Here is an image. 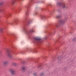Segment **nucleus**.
Returning a JSON list of instances; mask_svg holds the SVG:
<instances>
[{
    "label": "nucleus",
    "mask_w": 76,
    "mask_h": 76,
    "mask_svg": "<svg viewBox=\"0 0 76 76\" xmlns=\"http://www.w3.org/2000/svg\"><path fill=\"white\" fill-rule=\"evenodd\" d=\"M34 39L36 41H39L41 39L40 38L38 37H36L34 38Z\"/></svg>",
    "instance_id": "4"
},
{
    "label": "nucleus",
    "mask_w": 76,
    "mask_h": 76,
    "mask_svg": "<svg viewBox=\"0 0 76 76\" xmlns=\"http://www.w3.org/2000/svg\"><path fill=\"white\" fill-rule=\"evenodd\" d=\"M26 15H27V14H26Z\"/></svg>",
    "instance_id": "21"
},
{
    "label": "nucleus",
    "mask_w": 76,
    "mask_h": 76,
    "mask_svg": "<svg viewBox=\"0 0 76 76\" xmlns=\"http://www.w3.org/2000/svg\"><path fill=\"white\" fill-rule=\"evenodd\" d=\"M57 5H59V6H61V5L63 8H66V6H65V4H64V2H63L61 4L59 2H58L57 3Z\"/></svg>",
    "instance_id": "1"
},
{
    "label": "nucleus",
    "mask_w": 76,
    "mask_h": 76,
    "mask_svg": "<svg viewBox=\"0 0 76 76\" xmlns=\"http://www.w3.org/2000/svg\"><path fill=\"white\" fill-rule=\"evenodd\" d=\"M44 75V73H42L40 74V76H42V75Z\"/></svg>",
    "instance_id": "12"
},
{
    "label": "nucleus",
    "mask_w": 76,
    "mask_h": 76,
    "mask_svg": "<svg viewBox=\"0 0 76 76\" xmlns=\"http://www.w3.org/2000/svg\"><path fill=\"white\" fill-rule=\"evenodd\" d=\"M15 3V1H12V4H13L14 3Z\"/></svg>",
    "instance_id": "14"
},
{
    "label": "nucleus",
    "mask_w": 76,
    "mask_h": 76,
    "mask_svg": "<svg viewBox=\"0 0 76 76\" xmlns=\"http://www.w3.org/2000/svg\"><path fill=\"white\" fill-rule=\"evenodd\" d=\"M3 4V2H1L0 3V5Z\"/></svg>",
    "instance_id": "15"
},
{
    "label": "nucleus",
    "mask_w": 76,
    "mask_h": 76,
    "mask_svg": "<svg viewBox=\"0 0 76 76\" xmlns=\"http://www.w3.org/2000/svg\"><path fill=\"white\" fill-rule=\"evenodd\" d=\"M30 32H33V29H32L30 31Z\"/></svg>",
    "instance_id": "11"
},
{
    "label": "nucleus",
    "mask_w": 76,
    "mask_h": 76,
    "mask_svg": "<svg viewBox=\"0 0 76 76\" xmlns=\"http://www.w3.org/2000/svg\"><path fill=\"white\" fill-rule=\"evenodd\" d=\"M26 67L23 66L22 68V70H26Z\"/></svg>",
    "instance_id": "7"
},
{
    "label": "nucleus",
    "mask_w": 76,
    "mask_h": 76,
    "mask_svg": "<svg viewBox=\"0 0 76 76\" xmlns=\"http://www.w3.org/2000/svg\"><path fill=\"white\" fill-rule=\"evenodd\" d=\"M33 75H34V76H35V75H36V73H34L33 74Z\"/></svg>",
    "instance_id": "16"
},
{
    "label": "nucleus",
    "mask_w": 76,
    "mask_h": 76,
    "mask_svg": "<svg viewBox=\"0 0 76 76\" xmlns=\"http://www.w3.org/2000/svg\"><path fill=\"white\" fill-rule=\"evenodd\" d=\"M59 23H60V25H63L65 23V21L63 20H60L59 21Z\"/></svg>",
    "instance_id": "2"
},
{
    "label": "nucleus",
    "mask_w": 76,
    "mask_h": 76,
    "mask_svg": "<svg viewBox=\"0 0 76 76\" xmlns=\"http://www.w3.org/2000/svg\"><path fill=\"white\" fill-rule=\"evenodd\" d=\"M10 71L12 75H14V74H15V70H14L10 69Z\"/></svg>",
    "instance_id": "5"
},
{
    "label": "nucleus",
    "mask_w": 76,
    "mask_h": 76,
    "mask_svg": "<svg viewBox=\"0 0 76 76\" xmlns=\"http://www.w3.org/2000/svg\"><path fill=\"white\" fill-rule=\"evenodd\" d=\"M7 56L9 57H11L12 56V54L10 53V52L9 51H8L7 52Z\"/></svg>",
    "instance_id": "3"
},
{
    "label": "nucleus",
    "mask_w": 76,
    "mask_h": 76,
    "mask_svg": "<svg viewBox=\"0 0 76 76\" xmlns=\"http://www.w3.org/2000/svg\"><path fill=\"white\" fill-rule=\"evenodd\" d=\"M26 34H28V32L27 31H26Z\"/></svg>",
    "instance_id": "19"
},
{
    "label": "nucleus",
    "mask_w": 76,
    "mask_h": 76,
    "mask_svg": "<svg viewBox=\"0 0 76 76\" xmlns=\"http://www.w3.org/2000/svg\"><path fill=\"white\" fill-rule=\"evenodd\" d=\"M45 18V15H43L41 17V19H44V18Z\"/></svg>",
    "instance_id": "8"
},
{
    "label": "nucleus",
    "mask_w": 76,
    "mask_h": 76,
    "mask_svg": "<svg viewBox=\"0 0 76 76\" xmlns=\"http://www.w3.org/2000/svg\"><path fill=\"white\" fill-rule=\"evenodd\" d=\"M10 15H11V14H10Z\"/></svg>",
    "instance_id": "23"
},
{
    "label": "nucleus",
    "mask_w": 76,
    "mask_h": 76,
    "mask_svg": "<svg viewBox=\"0 0 76 76\" xmlns=\"http://www.w3.org/2000/svg\"><path fill=\"white\" fill-rule=\"evenodd\" d=\"M49 5H50V6H51V4H49Z\"/></svg>",
    "instance_id": "20"
},
{
    "label": "nucleus",
    "mask_w": 76,
    "mask_h": 76,
    "mask_svg": "<svg viewBox=\"0 0 76 76\" xmlns=\"http://www.w3.org/2000/svg\"><path fill=\"white\" fill-rule=\"evenodd\" d=\"M38 13V12H35V14L36 15V14H37Z\"/></svg>",
    "instance_id": "17"
},
{
    "label": "nucleus",
    "mask_w": 76,
    "mask_h": 76,
    "mask_svg": "<svg viewBox=\"0 0 76 76\" xmlns=\"http://www.w3.org/2000/svg\"><path fill=\"white\" fill-rule=\"evenodd\" d=\"M3 31V29L2 28H0V31Z\"/></svg>",
    "instance_id": "13"
},
{
    "label": "nucleus",
    "mask_w": 76,
    "mask_h": 76,
    "mask_svg": "<svg viewBox=\"0 0 76 76\" xmlns=\"http://www.w3.org/2000/svg\"><path fill=\"white\" fill-rule=\"evenodd\" d=\"M8 64V61H4L3 63V64L4 65H6V64Z\"/></svg>",
    "instance_id": "6"
},
{
    "label": "nucleus",
    "mask_w": 76,
    "mask_h": 76,
    "mask_svg": "<svg viewBox=\"0 0 76 76\" xmlns=\"http://www.w3.org/2000/svg\"><path fill=\"white\" fill-rule=\"evenodd\" d=\"M57 18H60V16H58L57 17Z\"/></svg>",
    "instance_id": "18"
},
{
    "label": "nucleus",
    "mask_w": 76,
    "mask_h": 76,
    "mask_svg": "<svg viewBox=\"0 0 76 76\" xmlns=\"http://www.w3.org/2000/svg\"><path fill=\"white\" fill-rule=\"evenodd\" d=\"M16 64L15 63H14L12 64V65H13V66H16Z\"/></svg>",
    "instance_id": "10"
},
{
    "label": "nucleus",
    "mask_w": 76,
    "mask_h": 76,
    "mask_svg": "<svg viewBox=\"0 0 76 76\" xmlns=\"http://www.w3.org/2000/svg\"><path fill=\"white\" fill-rule=\"evenodd\" d=\"M72 40L73 41H76V37H75Z\"/></svg>",
    "instance_id": "9"
},
{
    "label": "nucleus",
    "mask_w": 76,
    "mask_h": 76,
    "mask_svg": "<svg viewBox=\"0 0 76 76\" xmlns=\"http://www.w3.org/2000/svg\"><path fill=\"white\" fill-rule=\"evenodd\" d=\"M1 52H0V53Z\"/></svg>",
    "instance_id": "22"
}]
</instances>
